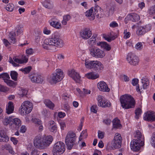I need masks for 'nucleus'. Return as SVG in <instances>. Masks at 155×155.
Returning a JSON list of instances; mask_svg holds the SVG:
<instances>
[{
  "label": "nucleus",
  "instance_id": "obj_1",
  "mask_svg": "<svg viewBox=\"0 0 155 155\" xmlns=\"http://www.w3.org/2000/svg\"><path fill=\"white\" fill-rule=\"evenodd\" d=\"M57 33L52 34L49 38H46L43 45V48L46 50H52V46L61 48L63 46L64 43L62 40L57 35Z\"/></svg>",
  "mask_w": 155,
  "mask_h": 155
},
{
  "label": "nucleus",
  "instance_id": "obj_2",
  "mask_svg": "<svg viewBox=\"0 0 155 155\" xmlns=\"http://www.w3.org/2000/svg\"><path fill=\"white\" fill-rule=\"evenodd\" d=\"M53 138L50 135L44 137L37 136L34 139V144L37 148L43 149L47 148L51 143Z\"/></svg>",
  "mask_w": 155,
  "mask_h": 155
},
{
  "label": "nucleus",
  "instance_id": "obj_3",
  "mask_svg": "<svg viewBox=\"0 0 155 155\" xmlns=\"http://www.w3.org/2000/svg\"><path fill=\"white\" fill-rule=\"evenodd\" d=\"M134 137L135 139L130 142V147L133 151H137L141 147L144 145V138L142 137L141 132L138 130L136 131Z\"/></svg>",
  "mask_w": 155,
  "mask_h": 155
},
{
  "label": "nucleus",
  "instance_id": "obj_4",
  "mask_svg": "<svg viewBox=\"0 0 155 155\" xmlns=\"http://www.w3.org/2000/svg\"><path fill=\"white\" fill-rule=\"evenodd\" d=\"M121 106L123 108L128 109L134 107L135 102L131 95L125 94L120 97Z\"/></svg>",
  "mask_w": 155,
  "mask_h": 155
},
{
  "label": "nucleus",
  "instance_id": "obj_5",
  "mask_svg": "<svg viewBox=\"0 0 155 155\" xmlns=\"http://www.w3.org/2000/svg\"><path fill=\"white\" fill-rule=\"evenodd\" d=\"M89 51L91 56L96 58H103L105 55L104 51L95 46L89 48Z\"/></svg>",
  "mask_w": 155,
  "mask_h": 155
},
{
  "label": "nucleus",
  "instance_id": "obj_6",
  "mask_svg": "<svg viewBox=\"0 0 155 155\" xmlns=\"http://www.w3.org/2000/svg\"><path fill=\"white\" fill-rule=\"evenodd\" d=\"M33 108V105L31 103L28 101H24L21 107L20 113L21 115H24L29 114Z\"/></svg>",
  "mask_w": 155,
  "mask_h": 155
},
{
  "label": "nucleus",
  "instance_id": "obj_7",
  "mask_svg": "<svg viewBox=\"0 0 155 155\" xmlns=\"http://www.w3.org/2000/svg\"><path fill=\"white\" fill-rule=\"evenodd\" d=\"M65 150L64 143L61 141L58 142L54 145L52 150L53 154V155L61 154L64 153Z\"/></svg>",
  "mask_w": 155,
  "mask_h": 155
},
{
  "label": "nucleus",
  "instance_id": "obj_8",
  "mask_svg": "<svg viewBox=\"0 0 155 155\" xmlns=\"http://www.w3.org/2000/svg\"><path fill=\"white\" fill-rule=\"evenodd\" d=\"M64 77L63 71L60 69H57L56 70V72L52 74L51 81L53 84H55L61 81Z\"/></svg>",
  "mask_w": 155,
  "mask_h": 155
},
{
  "label": "nucleus",
  "instance_id": "obj_9",
  "mask_svg": "<svg viewBox=\"0 0 155 155\" xmlns=\"http://www.w3.org/2000/svg\"><path fill=\"white\" fill-rule=\"evenodd\" d=\"M122 141V139L120 134L118 133H116L111 142L112 148L114 149L120 148L121 146Z\"/></svg>",
  "mask_w": 155,
  "mask_h": 155
},
{
  "label": "nucleus",
  "instance_id": "obj_10",
  "mask_svg": "<svg viewBox=\"0 0 155 155\" xmlns=\"http://www.w3.org/2000/svg\"><path fill=\"white\" fill-rule=\"evenodd\" d=\"M68 76L72 78L76 83L80 84L82 81L80 74L74 69L68 71Z\"/></svg>",
  "mask_w": 155,
  "mask_h": 155
},
{
  "label": "nucleus",
  "instance_id": "obj_11",
  "mask_svg": "<svg viewBox=\"0 0 155 155\" xmlns=\"http://www.w3.org/2000/svg\"><path fill=\"white\" fill-rule=\"evenodd\" d=\"M98 105L102 107H109L111 105L110 103L103 97L101 95L98 96Z\"/></svg>",
  "mask_w": 155,
  "mask_h": 155
},
{
  "label": "nucleus",
  "instance_id": "obj_12",
  "mask_svg": "<svg viewBox=\"0 0 155 155\" xmlns=\"http://www.w3.org/2000/svg\"><path fill=\"white\" fill-rule=\"evenodd\" d=\"M127 59L130 64L133 65H137L139 62L138 58L132 53L128 54Z\"/></svg>",
  "mask_w": 155,
  "mask_h": 155
},
{
  "label": "nucleus",
  "instance_id": "obj_13",
  "mask_svg": "<svg viewBox=\"0 0 155 155\" xmlns=\"http://www.w3.org/2000/svg\"><path fill=\"white\" fill-rule=\"evenodd\" d=\"M92 35L91 31L89 28H84L80 32V37L84 40L89 38Z\"/></svg>",
  "mask_w": 155,
  "mask_h": 155
},
{
  "label": "nucleus",
  "instance_id": "obj_14",
  "mask_svg": "<svg viewBox=\"0 0 155 155\" xmlns=\"http://www.w3.org/2000/svg\"><path fill=\"white\" fill-rule=\"evenodd\" d=\"M151 29V26L149 25L139 27L137 30V34L138 35H143L146 32L150 31Z\"/></svg>",
  "mask_w": 155,
  "mask_h": 155
},
{
  "label": "nucleus",
  "instance_id": "obj_15",
  "mask_svg": "<svg viewBox=\"0 0 155 155\" xmlns=\"http://www.w3.org/2000/svg\"><path fill=\"white\" fill-rule=\"evenodd\" d=\"M29 78L32 82L41 83L43 81V78L38 74H34L29 76Z\"/></svg>",
  "mask_w": 155,
  "mask_h": 155
},
{
  "label": "nucleus",
  "instance_id": "obj_16",
  "mask_svg": "<svg viewBox=\"0 0 155 155\" xmlns=\"http://www.w3.org/2000/svg\"><path fill=\"white\" fill-rule=\"evenodd\" d=\"M9 140V137L6 134L5 129L0 128V142H7Z\"/></svg>",
  "mask_w": 155,
  "mask_h": 155
},
{
  "label": "nucleus",
  "instance_id": "obj_17",
  "mask_svg": "<svg viewBox=\"0 0 155 155\" xmlns=\"http://www.w3.org/2000/svg\"><path fill=\"white\" fill-rule=\"evenodd\" d=\"M143 118L144 120L154 121L155 120V113L152 111H147L144 113Z\"/></svg>",
  "mask_w": 155,
  "mask_h": 155
},
{
  "label": "nucleus",
  "instance_id": "obj_18",
  "mask_svg": "<svg viewBox=\"0 0 155 155\" xmlns=\"http://www.w3.org/2000/svg\"><path fill=\"white\" fill-rule=\"evenodd\" d=\"M49 22L51 26L56 29H59L61 28V23L55 17L52 18Z\"/></svg>",
  "mask_w": 155,
  "mask_h": 155
},
{
  "label": "nucleus",
  "instance_id": "obj_19",
  "mask_svg": "<svg viewBox=\"0 0 155 155\" xmlns=\"http://www.w3.org/2000/svg\"><path fill=\"white\" fill-rule=\"evenodd\" d=\"M32 121L35 124V127L38 128L39 130L41 131L43 130L42 123L41 120L36 118H32Z\"/></svg>",
  "mask_w": 155,
  "mask_h": 155
},
{
  "label": "nucleus",
  "instance_id": "obj_20",
  "mask_svg": "<svg viewBox=\"0 0 155 155\" xmlns=\"http://www.w3.org/2000/svg\"><path fill=\"white\" fill-rule=\"evenodd\" d=\"M97 86L100 91L106 92H109L110 91V89L108 88L107 84L103 81L99 82Z\"/></svg>",
  "mask_w": 155,
  "mask_h": 155
},
{
  "label": "nucleus",
  "instance_id": "obj_21",
  "mask_svg": "<svg viewBox=\"0 0 155 155\" xmlns=\"http://www.w3.org/2000/svg\"><path fill=\"white\" fill-rule=\"evenodd\" d=\"M97 45L107 51H109L111 49L110 45L105 42L99 41L97 43Z\"/></svg>",
  "mask_w": 155,
  "mask_h": 155
},
{
  "label": "nucleus",
  "instance_id": "obj_22",
  "mask_svg": "<svg viewBox=\"0 0 155 155\" xmlns=\"http://www.w3.org/2000/svg\"><path fill=\"white\" fill-rule=\"evenodd\" d=\"M94 9L96 15L98 18H101L104 15L103 10L100 7L97 5L95 7Z\"/></svg>",
  "mask_w": 155,
  "mask_h": 155
},
{
  "label": "nucleus",
  "instance_id": "obj_23",
  "mask_svg": "<svg viewBox=\"0 0 155 155\" xmlns=\"http://www.w3.org/2000/svg\"><path fill=\"white\" fill-rule=\"evenodd\" d=\"M93 8H91L85 12V16L91 21L93 20L95 18L94 15L93 13Z\"/></svg>",
  "mask_w": 155,
  "mask_h": 155
},
{
  "label": "nucleus",
  "instance_id": "obj_24",
  "mask_svg": "<svg viewBox=\"0 0 155 155\" xmlns=\"http://www.w3.org/2000/svg\"><path fill=\"white\" fill-rule=\"evenodd\" d=\"M48 128L50 131L55 133L57 130V126L54 122L51 120L49 122Z\"/></svg>",
  "mask_w": 155,
  "mask_h": 155
},
{
  "label": "nucleus",
  "instance_id": "obj_25",
  "mask_svg": "<svg viewBox=\"0 0 155 155\" xmlns=\"http://www.w3.org/2000/svg\"><path fill=\"white\" fill-rule=\"evenodd\" d=\"M12 123L11 124V127L14 129H17L21 125V122L20 120L17 118H15L12 120Z\"/></svg>",
  "mask_w": 155,
  "mask_h": 155
},
{
  "label": "nucleus",
  "instance_id": "obj_26",
  "mask_svg": "<svg viewBox=\"0 0 155 155\" xmlns=\"http://www.w3.org/2000/svg\"><path fill=\"white\" fill-rule=\"evenodd\" d=\"M103 68V65L99 61H96L93 69L96 71L99 72L102 70Z\"/></svg>",
  "mask_w": 155,
  "mask_h": 155
},
{
  "label": "nucleus",
  "instance_id": "obj_27",
  "mask_svg": "<svg viewBox=\"0 0 155 155\" xmlns=\"http://www.w3.org/2000/svg\"><path fill=\"white\" fill-rule=\"evenodd\" d=\"M96 61H89L85 60V67L88 69H93Z\"/></svg>",
  "mask_w": 155,
  "mask_h": 155
},
{
  "label": "nucleus",
  "instance_id": "obj_28",
  "mask_svg": "<svg viewBox=\"0 0 155 155\" xmlns=\"http://www.w3.org/2000/svg\"><path fill=\"white\" fill-rule=\"evenodd\" d=\"M85 76L88 79L94 80L98 78L99 77V75L92 72L85 74Z\"/></svg>",
  "mask_w": 155,
  "mask_h": 155
},
{
  "label": "nucleus",
  "instance_id": "obj_29",
  "mask_svg": "<svg viewBox=\"0 0 155 155\" xmlns=\"http://www.w3.org/2000/svg\"><path fill=\"white\" fill-rule=\"evenodd\" d=\"M141 81L143 89H147L149 84L148 79L146 76H144L142 78Z\"/></svg>",
  "mask_w": 155,
  "mask_h": 155
},
{
  "label": "nucleus",
  "instance_id": "obj_30",
  "mask_svg": "<svg viewBox=\"0 0 155 155\" xmlns=\"http://www.w3.org/2000/svg\"><path fill=\"white\" fill-rule=\"evenodd\" d=\"M8 106L6 108V112L8 114H10L13 112L14 110L13 104L12 102L9 101L8 102Z\"/></svg>",
  "mask_w": 155,
  "mask_h": 155
},
{
  "label": "nucleus",
  "instance_id": "obj_31",
  "mask_svg": "<svg viewBox=\"0 0 155 155\" xmlns=\"http://www.w3.org/2000/svg\"><path fill=\"white\" fill-rule=\"evenodd\" d=\"M112 123L113 128L118 129L120 128L121 126L120 120L117 118H115L113 120Z\"/></svg>",
  "mask_w": 155,
  "mask_h": 155
},
{
  "label": "nucleus",
  "instance_id": "obj_32",
  "mask_svg": "<svg viewBox=\"0 0 155 155\" xmlns=\"http://www.w3.org/2000/svg\"><path fill=\"white\" fill-rule=\"evenodd\" d=\"M97 35H93V36L87 40L88 43L91 45H96L98 42L97 41Z\"/></svg>",
  "mask_w": 155,
  "mask_h": 155
},
{
  "label": "nucleus",
  "instance_id": "obj_33",
  "mask_svg": "<svg viewBox=\"0 0 155 155\" xmlns=\"http://www.w3.org/2000/svg\"><path fill=\"white\" fill-rule=\"evenodd\" d=\"M103 38L108 42H110L111 41L114 40L115 39V37L111 33L107 34H104Z\"/></svg>",
  "mask_w": 155,
  "mask_h": 155
},
{
  "label": "nucleus",
  "instance_id": "obj_34",
  "mask_svg": "<svg viewBox=\"0 0 155 155\" xmlns=\"http://www.w3.org/2000/svg\"><path fill=\"white\" fill-rule=\"evenodd\" d=\"M24 60H22L17 58H16V57H14L13 58V60H14L15 62L16 63L18 64L19 65V64H21L24 63H26L27 62L28 58H26V56L24 57Z\"/></svg>",
  "mask_w": 155,
  "mask_h": 155
},
{
  "label": "nucleus",
  "instance_id": "obj_35",
  "mask_svg": "<svg viewBox=\"0 0 155 155\" xmlns=\"http://www.w3.org/2000/svg\"><path fill=\"white\" fill-rule=\"evenodd\" d=\"M130 20L134 22H135L139 20L140 16L139 15L135 13H132L129 15Z\"/></svg>",
  "mask_w": 155,
  "mask_h": 155
},
{
  "label": "nucleus",
  "instance_id": "obj_36",
  "mask_svg": "<svg viewBox=\"0 0 155 155\" xmlns=\"http://www.w3.org/2000/svg\"><path fill=\"white\" fill-rule=\"evenodd\" d=\"M44 103L46 106L50 109L53 110L54 107V104L50 100L48 99L45 100Z\"/></svg>",
  "mask_w": 155,
  "mask_h": 155
},
{
  "label": "nucleus",
  "instance_id": "obj_37",
  "mask_svg": "<svg viewBox=\"0 0 155 155\" xmlns=\"http://www.w3.org/2000/svg\"><path fill=\"white\" fill-rule=\"evenodd\" d=\"M76 140L69 139V137L68 139V150H71L74 146L76 144Z\"/></svg>",
  "mask_w": 155,
  "mask_h": 155
},
{
  "label": "nucleus",
  "instance_id": "obj_38",
  "mask_svg": "<svg viewBox=\"0 0 155 155\" xmlns=\"http://www.w3.org/2000/svg\"><path fill=\"white\" fill-rule=\"evenodd\" d=\"M23 26L21 24L17 25L15 27L16 32L17 35L22 34L23 32Z\"/></svg>",
  "mask_w": 155,
  "mask_h": 155
},
{
  "label": "nucleus",
  "instance_id": "obj_39",
  "mask_svg": "<svg viewBox=\"0 0 155 155\" xmlns=\"http://www.w3.org/2000/svg\"><path fill=\"white\" fill-rule=\"evenodd\" d=\"M5 82L6 83L8 86L14 87H15L17 85V82H15L9 79L5 80Z\"/></svg>",
  "mask_w": 155,
  "mask_h": 155
},
{
  "label": "nucleus",
  "instance_id": "obj_40",
  "mask_svg": "<svg viewBox=\"0 0 155 155\" xmlns=\"http://www.w3.org/2000/svg\"><path fill=\"white\" fill-rule=\"evenodd\" d=\"M15 34L14 32H10L9 34V37L11 42L12 43H15L16 42V39L15 38Z\"/></svg>",
  "mask_w": 155,
  "mask_h": 155
},
{
  "label": "nucleus",
  "instance_id": "obj_41",
  "mask_svg": "<svg viewBox=\"0 0 155 155\" xmlns=\"http://www.w3.org/2000/svg\"><path fill=\"white\" fill-rule=\"evenodd\" d=\"M4 148L6 150H8L9 152L12 154H14L15 153L13 150V148L11 145L9 144H6L4 146Z\"/></svg>",
  "mask_w": 155,
  "mask_h": 155
},
{
  "label": "nucleus",
  "instance_id": "obj_42",
  "mask_svg": "<svg viewBox=\"0 0 155 155\" xmlns=\"http://www.w3.org/2000/svg\"><path fill=\"white\" fill-rule=\"evenodd\" d=\"M10 76L12 79L15 81L17 80L18 73L15 71H12L10 72Z\"/></svg>",
  "mask_w": 155,
  "mask_h": 155
},
{
  "label": "nucleus",
  "instance_id": "obj_43",
  "mask_svg": "<svg viewBox=\"0 0 155 155\" xmlns=\"http://www.w3.org/2000/svg\"><path fill=\"white\" fill-rule=\"evenodd\" d=\"M43 6L49 9L51 7V4L50 0H45L43 3Z\"/></svg>",
  "mask_w": 155,
  "mask_h": 155
},
{
  "label": "nucleus",
  "instance_id": "obj_44",
  "mask_svg": "<svg viewBox=\"0 0 155 155\" xmlns=\"http://www.w3.org/2000/svg\"><path fill=\"white\" fill-rule=\"evenodd\" d=\"M32 69L31 67L30 66H28L24 68H22L20 70L22 71L25 74L28 73Z\"/></svg>",
  "mask_w": 155,
  "mask_h": 155
},
{
  "label": "nucleus",
  "instance_id": "obj_45",
  "mask_svg": "<svg viewBox=\"0 0 155 155\" xmlns=\"http://www.w3.org/2000/svg\"><path fill=\"white\" fill-rule=\"evenodd\" d=\"M69 137V139L76 140V135L74 132L72 131H70L68 132Z\"/></svg>",
  "mask_w": 155,
  "mask_h": 155
},
{
  "label": "nucleus",
  "instance_id": "obj_46",
  "mask_svg": "<svg viewBox=\"0 0 155 155\" xmlns=\"http://www.w3.org/2000/svg\"><path fill=\"white\" fill-rule=\"evenodd\" d=\"M12 120V117H6L3 121V124L5 125H7L9 124Z\"/></svg>",
  "mask_w": 155,
  "mask_h": 155
},
{
  "label": "nucleus",
  "instance_id": "obj_47",
  "mask_svg": "<svg viewBox=\"0 0 155 155\" xmlns=\"http://www.w3.org/2000/svg\"><path fill=\"white\" fill-rule=\"evenodd\" d=\"M14 8V5L11 3H10L8 4L5 7L6 10L9 12L12 11Z\"/></svg>",
  "mask_w": 155,
  "mask_h": 155
},
{
  "label": "nucleus",
  "instance_id": "obj_48",
  "mask_svg": "<svg viewBox=\"0 0 155 155\" xmlns=\"http://www.w3.org/2000/svg\"><path fill=\"white\" fill-rule=\"evenodd\" d=\"M141 113V110L140 108H137L135 110V118L137 119H138Z\"/></svg>",
  "mask_w": 155,
  "mask_h": 155
},
{
  "label": "nucleus",
  "instance_id": "obj_49",
  "mask_svg": "<svg viewBox=\"0 0 155 155\" xmlns=\"http://www.w3.org/2000/svg\"><path fill=\"white\" fill-rule=\"evenodd\" d=\"M2 78H3L4 82L5 80L9 79L10 78L9 75L7 73H3L2 74Z\"/></svg>",
  "mask_w": 155,
  "mask_h": 155
},
{
  "label": "nucleus",
  "instance_id": "obj_50",
  "mask_svg": "<svg viewBox=\"0 0 155 155\" xmlns=\"http://www.w3.org/2000/svg\"><path fill=\"white\" fill-rule=\"evenodd\" d=\"M143 47V44L140 42H138L135 46V48L138 50H141L142 49Z\"/></svg>",
  "mask_w": 155,
  "mask_h": 155
},
{
  "label": "nucleus",
  "instance_id": "obj_51",
  "mask_svg": "<svg viewBox=\"0 0 155 155\" xmlns=\"http://www.w3.org/2000/svg\"><path fill=\"white\" fill-rule=\"evenodd\" d=\"M68 21V15H66L64 16L63 20L62 21V23L64 25H66Z\"/></svg>",
  "mask_w": 155,
  "mask_h": 155
},
{
  "label": "nucleus",
  "instance_id": "obj_52",
  "mask_svg": "<svg viewBox=\"0 0 155 155\" xmlns=\"http://www.w3.org/2000/svg\"><path fill=\"white\" fill-rule=\"evenodd\" d=\"M97 107L96 105H93L91 108V112L94 113L96 114L97 110Z\"/></svg>",
  "mask_w": 155,
  "mask_h": 155
},
{
  "label": "nucleus",
  "instance_id": "obj_53",
  "mask_svg": "<svg viewBox=\"0 0 155 155\" xmlns=\"http://www.w3.org/2000/svg\"><path fill=\"white\" fill-rule=\"evenodd\" d=\"M124 38L127 39L130 37V33L129 32H127V30H125L124 33Z\"/></svg>",
  "mask_w": 155,
  "mask_h": 155
},
{
  "label": "nucleus",
  "instance_id": "obj_54",
  "mask_svg": "<svg viewBox=\"0 0 155 155\" xmlns=\"http://www.w3.org/2000/svg\"><path fill=\"white\" fill-rule=\"evenodd\" d=\"M8 90V88L6 87L0 85V91L3 92H6Z\"/></svg>",
  "mask_w": 155,
  "mask_h": 155
},
{
  "label": "nucleus",
  "instance_id": "obj_55",
  "mask_svg": "<svg viewBox=\"0 0 155 155\" xmlns=\"http://www.w3.org/2000/svg\"><path fill=\"white\" fill-rule=\"evenodd\" d=\"M28 92V91L26 89H21L20 91V95L22 96H25L27 94Z\"/></svg>",
  "mask_w": 155,
  "mask_h": 155
},
{
  "label": "nucleus",
  "instance_id": "obj_56",
  "mask_svg": "<svg viewBox=\"0 0 155 155\" xmlns=\"http://www.w3.org/2000/svg\"><path fill=\"white\" fill-rule=\"evenodd\" d=\"M9 62L11 63L15 67H18L19 66V65L18 64L15 62L14 60H13L11 57H10L9 58Z\"/></svg>",
  "mask_w": 155,
  "mask_h": 155
},
{
  "label": "nucleus",
  "instance_id": "obj_57",
  "mask_svg": "<svg viewBox=\"0 0 155 155\" xmlns=\"http://www.w3.org/2000/svg\"><path fill=\"white\" fill-rule=\"evenodd\" d=\"M87 136V131L86 130L82 131L81 134L80 136L82 137V138H85Z\"/></svg>",
  "mask_w": 155,
  "mask_h": 155
},
{
  "label": "nucleus",
  "instance_id": "obj_58",
  "mask_svg": "<svg viewBox=\"0 0 155 155\" xmlns=\"http://www.w3.org/2000/svg\"><path fill=\"white\" fill-rule=\"evenodd\" d=\"M103 122L106 125H109L111 123V121L110 119L107 118L104 120Z\"/></svg>",
  "mask_w": 155,
  "mask_h": 155
},
{
  "label": "nucleus",
  "instance_id": "obj_59",
  "mask_svg": "<svg viewBox=\"0 0 155 155\" xmlns=\"http://www.w3.org/2000/svg\"><path fill=\"white\" fill-rule=\"evenodd\" d=\"M104 133L99 130L98 132V137L100 139L103 138L104 137Z\"/></svg>",
  "mask_w": 155,
  "mask_h": 155
},
{
  "label": "nucleus",
  "instance_id": "obj_60",
  "mask_svg": "<svg viewBox=\"0 0 155 155\" xmlns=\"http://www.w3.org/2000/svg\"><path fill=\"white\" fill-rule=\"evenodd\" d=\"M151 143L155 147V133L153 134L151 138Z\"/></svg>",
  "mask_w": 155,
  "mask_h": 155
},
{
  "label": "nucleus",
  "instance_id": "obj_61",
  "mask_svg": "<svg viewBox=\"0 0 155 155\" xmlns=\"http://www.w3.org/2000/svg\"><path fill=\"white\" fill-rule=\"evenodd\" d=\"M110 26L112 28H115L118 26V24L115 21H113L110 23Z\"/></svg>",
  "mask_w": 155,
  "mask_h": 155
},
{
  "label": "nucleus",
  "instance_id": "obj_62",
  "mask_svg": "<svg viewBox=\"0 0 155 155\" xmlns=\"http://www.w3.org/2000/svg\"><path fill=\"white\" fill-rule=\"evenodd\" d=\"M149 13L150 15H153L155 13V5L150 8L149 11Z\"/></svg>",
  "mask_w": 155,
  "mask_h": 155
},
{
  "label": "nucleus",
  "instance_id": "obj_63",
  "mask_svg": "<svg viewBox=\"0 0 155 155\" xmlns=\"http://www.w3.org/2000/svg\"><path fill=\"white\" fill-rule=\"evenodd\" d=\"M26 53L28 55H31L33 53V49L29 48L26 50Z\"/></svg>",
  "mask_w": 155,
  "mask_h": 155
},
{
  "label": "nucleus",
  "instance_id": "obj_64",
  "mask_svg": "<svg viewBox=\"0 0 155 155\" xmlns=\"http://www.w3.org/2000/svg\"><path fill=\"white\" fill-rule=\"evenodd\" d=\"M39 152L37 149H35L31 153V155H38Z\"/></svg>",
  "mask_w": 155,
  "mask_h": 155
}]
</instances>
